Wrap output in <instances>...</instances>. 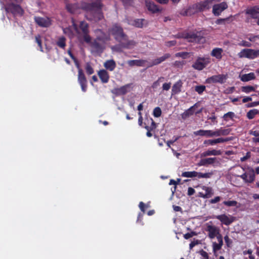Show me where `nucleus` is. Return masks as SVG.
<instances>
[{
	"instance_id": "nucleus-12",
	"label": "nucleus",
	"mask_w": 259,
	"mask_h": 259,
	"mask_svg": "<svg viewBox=\"0 0 259 259\" xmlns=\"http://www.w3.org/2000/svg\"><path fill=\"white\" fill-rule=\"evenodd\" d=\"M215 218L220 220L225 225H229L235 221V218L230 215L221 214L215 216Z\"/></svg>"
},
{
	"instance_id": "nucleus-41",
	"label": "nucleus",
	"mask_w": 259,
	"mask_h": 259,
	"mask_svg": "<svg viewBox=\"0 0 259 259\" xmlns=\"http://www.w3.org/2000/svg\"><path fill=\"white\" fill-rule=\"evenodd\" d=\"M91 45L92 47L96 51H98L102 49L100 45L97 41V40H95L94 41L91 42Z\"/></svg>"
},
{
	"instance_id": "nucleus-32",
	"label": "nucleus",
	"mask_w": 259,
	"mask_h": 259,
	"mask_svg": "<svg viewBox=\"0 0 259 259\" xmlns=\"http://www.w3.org/2000/svg\"><path fill=\"white\" fill-rule=\"evenodd\" d=\"M197 176V171H185L182 174V177L184 178H194L196 177Z\"/></svg>"
},
{
	"instance_id": "nucleus-22",
	"label": "nucleus",
	"mask_w": 259,
	"mask_h": 259,
	"mask_svg": "<svg viewBox=\"0 0 259 259\" xmlns=\"http://www.w3.org/2000/svg\"><path fill=\"white\" fill-rule=\"evenodd\" d=\"M66 9L68 12L71 14H76L80 13V9L76 4H67Z\"/></svg>"
},
{
	"instance_id": "nucleus-53",
	"label": "nucleus",
	"mask_w": 259,
	"mask_h": 259,
	"mask_svg": "<svg viewBox=\"0 0 259 259\" xmlns=\"http://www.w3.org/2000/svg\"><path fill=\"white\" fill-rule=\"evenodd\" d=\"M195 235H196V233L195 232L192 231L191 233L184 234V237L185 239H188Z\"/></svg>"
},
{
	"instance_id": "nucleus-27",
	"label": "nucleus",
	"mask_w": 259,
	"mask_h": 259,
	"mask_svg": "<svg viewBox=\"0 0 259 259\" xmlns=\"http://www.w3.org/2000/svg\"><path fill=\"white\" fill-rule=\"evenodd\" d=\"M121 44V45L122 47L131 49L135 46L136 42L133 40H127V37L126 36L125 39L122 40L121 41H119Z\"/></svg>"
},
{
	"instance_id": "nucleus-44",
	"label": "nucleus",
	"mask_w": 259,
	"mask_h": 259,
	"mask_svg": "<svg viewBox=\"0 0 259 259\" xmlns=\"http://www.w3.org/2000/svg\"><path fill=\"white\" fill-rule=\"evenodd\" d=\"M153 115L155 117H159L161 116V109L157 107H156L153 110Z\"/></svg>"
},
{
	"instance_id": "nucleus-3",
	"label": "nucleus",
	"mask_w": 259,
	"mask_h": 259,
	"mask_svg": "<svg viewBox=\"0 0 259 259\" xmlns=\"http://www.w3.org/2000/svg\"><path fill=\"white\" fill-rule=\"evenodd\" d=\"M208 57H198L192 65V67L197 70H202L210 62Z\"/></svg>"
},
{
	"instance_id": "nucleus-7",
	"label": "nucleus",
	"mask_w": 259,
	"mask_h": 259,
	"mask_svg": "<svg viewBox=\"0 0 259 259\" xmlns=\"http://www.w3.org/2000/svg\"><path fill=\"white\" fill-rule=\"evenodd\" d=\"M227 75L225 74H218L213 75L208 77L206 80V82L207 83H224L227 79Z\"/></svg>"
},
{
	"instance_id": "nucleus-64",
	"label": "nucleus",
	"mask_w": 259,
	"mask_h": 259,
	"mask_svg": "<svg viewBox=\"0 0 259 259\" xmlns=\"http://www.w3.org/2000/svg\"><path fill=\"white\" fill-rule=\"evenodd\" d=\"M240 177L243 180H244L246 182H247V177H248L247 173H244L243 174L241 175Z\"/></svg>"
},
{
	"instance_id": "nucleus-57",
	"label": "nucleus",
	"mask_w": 259,
	"mask_h": 259,
	"mask_svg": "<svg viewBox=\"0 0 259 259\" xmlns=\"http://www.w3.org/2000/svg\"><path fill=\"white\" fill-rule=\"evenodd\" d=\"M250 152H248L246 153V155L243 156V157H241L240 158V160L241 161H245V160H246L247 159H249L250 157Z\"/></svg>"
},
{
	"instance_id": "nucleus-18",
	"label": "nucleus",
	"mask_w": 259,
	"mask_h": 259,
	"mask_svg": "<svg viewBox=\"0 0 259 259\" xmlns=\"http://www.w3.org/2000/svg\"><path fill=\"white\" fill-rule=\"evenodd\" d=\"M170 57V55L169 54H165L162 56L157 58L156 59H154L152 60V61L150 63V64L148 65V67H152L155 65H157L162 62L164 61L168 58H169Z\"/></svg>"
},
{
	"instance_id": "nucleus-10",
	"label": "nucleus",
	"mask_w": 259,
	"mask_h": 259,
	"mask_svg": "<svg viewBox=\"0 0 259 259\" xmlns=\"http://www.w3.org/2000/svg\"><path fill=\"white\" fill-rule=\"evenodd\" d=\"M78 81L81 86L82 91L84 92H85L87 87V80L81 69H79L78 70Z\"/></svg>"
},
{
	"instance_id": "nucleus-26",
	"label": "nucleus",
	"mask_w": 259,
	"mask_h": 259,
	"mask_svg": "<svg viewBox=\"0 0 259 259\" xmlns=\"http://www.w3.org/2000/svg\"><path fill=\"white\" fill-rule=\"evenodd\" d=\"M223 50L221 48H216L213 49L211 52V55L215 57L217 59L220 60L222 58V53Z\"/></svg>"
},
{
	"instance_id": "nucleus-4",
	"label": "nucleus",
	"mask_w": 259,
	"mask_h": 259,
	"mask_svg": "<svg viewBox=\"0 0 259 259\" xmlns=\"http://www.w3.org/2000/svg\"><path fill=\"white\" fill-rule=\"evenodd\" d=\"M205 231L208 233V236L210 239H213L219 236H222L220 233V229L215 226L212 225L211 223L205 224Z\"/></svg>"
},
{
	"instance_id": "nucleus-15",
	"label": "nucleus",
	"mask_w": 259,
	"mask_h": 259,
	"mask_svg": "<svg viewBox=\"0 0 259 259\" xmlns=\"http://www.w3.org/2000/svg\"><path fill=\"white\" fill-rule=\"evenodd\" d=\"M230 140H231V139L229 138H219L215 139H209L205 140L203 142V144L206 146H213L218 143L227 142Z\"/></svg>"
},
{
	"instance_id": "nucleus-33",
	"label": "nucleus",
	"mask_w": 259,
	"mask_h": 259,
	"mask_svg": "<svg viewBox=\"0 0 259 259\" xmlns=\"http://www.w3.org/2000/svg\"><path fill=\"white\" fill-rule=\"evenodd\" d=\"M194 13V9L193 8L192 6L188 9H184L182 10L180 12V14L183 16H188L191 15Z\"/></svg>"
},
{
	"instance_id": "nucleus-17",
	"label": "nucleus",
	"mask_w": 259,
	"mask_h": 259,
	"mask_svg": "<svg viewBox=\"0 0 259 259\" xmlns=\"http://www.w3.org/2000/svg\"><path fill=\"white\" fill-rule=\"evenodd\" d=\"M199 195L203 198H210L213 195L212 189L210 187L202 186Z\"/></svg>"
},
{
	"instance_id": "nucleus-1",
	"label": "nucleus",
	"mask_w": 259,
	"mask_h": 259,
	"mask_svg": "<svg viewBox=\"0 0 259 259\" xmlns=\"http://www.w3.org/2000/svg\"><path fill=\"white\" fill-rule=\"evenodd\" d=\"M84 8L87 10L86 17L90 20L99 21L103 17L101 11V5L99 3L88 4Z\"/></svg>"
},
{
	"instance_id": "nucleus-60",
	"label": "nucleus",
	"mask_w": 259,
	"mask_h": 259,
	"mask_svg": "<svg viewBox=\"0 0 259 259\" xmlns=\"http://www.w3.org/2000/svg\"><path fill=\"white\" fill-rule=\"evenodd\" d=\"M88 34H84V40L87 43H90L91 42V38Z\"/></svg>"
},
{
	"instance_id": "nucleus-54",
	"label": "nucleus",
	"mask_w": 259,
	"mask_h": 259,
	"mask_svg": "<svg viewBox=\"0 0 259 259\" xmlns=\"http://www.w3.org/2000/svg\"><path fill=\"white\" fill-rule=\"evenodd\" d=\"M224 239L227 246L228 247H230L232 243V240L229 238L228 235H226L224 237Z\"/></svg>"
},
{
	"instance_id": "nucleus-63",
	"label": "nucleus",
	"mask_w": 259,
	"mask_h": 259,
	"mask_svg": "<svg viewBox=\"0 0 259 259\" xmlns=\"http://www.w3.org/2000/svg\"><path fill=\"white\" fill-rule=\"evenodd\" d=\"M195 190L191 188V187H189L188 188V195H189V196H191V195H193L194 193H195Z\"/></svg>"
},
{
	"instance_id": "nucleus-52",
	"label": "nucleus",
	"mask_w": 259,
	"mask_h": 259,
	"mask_svg": "<svg viewBox=\"0 0 259 259\" xmlns=\"http://www.w3.org/2000/svg\"><path fill=\"white\" fill-rule=\"evenodd\" d=\"M239 45L240 46L246 47H250L251 46V43L245 40L241 41L239 43Z\"/></svg>"
},
{
	"instance_id": "nucleus-23",
	"label": "nucleus",
	"mask_w": 259,
	"mask_h": 259,
	"mask_svg": "<svg viewBox=\"0 0 259 259\" xmlns=\"http://www.w3.org/2000/svg\"><path fill=\"white\" fill-rule=\"evenodd\" d=\"M116 66V63L113 59L108 60L104 63V67L110 71H113Z\"/></svg>"
},
{
	"instance_id": "nucleus-29",
	"label": "nucleus",
	"mask_w": 259,
	"mask_h": 259,
	"mask_svg": "<svg viewBox=\"0 0 259 259\" xmlns=\"http://www.w3.org/2000/svg\"><path fill=\"white\" fill-rule=\"evenodd\" d=\"M255 78V76L254 73L253 72H250L248 74H243L240 77V79L242 81L246 82V81H248L254 79Z\"/></svg>"
},
{
	"instance_id": "nucleus-11",
	"label": "nucleus",
	"mask_w": 259,
	"mask_h": 259,
	"mask_svg": "<svg viewBox=\"0 0 259 259\" xmlns=\"http://www.w3.org/2000/svg\"><path fill=\"white\" fill-rule=\"evenodd\" d=\"M245 13L256 21L259 18V7L255 6L248 8L246 10Z\"/></svg>"
},
{
	"instance_id": "nucleus-46",
	"label": "nucleus",
	"mask_w": 259,
	"mask_h": 259,
	"mask_svg": "<svg viewBox=\"0 0 259 259\" xmlns=\"http://www.w3.org/2000/svg\"><path fill=\"white\" fill-rule=\"evenodd\" d=\"M223 204L228 206H236L237 204V202L236 201H225L223 202Z\"/></svg>"
},
{
	"instance_id": "nucleus-6",
	"label": "nucleus",
	"mask_w": 259,
	"mask_h": 259,
	"mask_svg": "<svg viewBox=\"0 0 259 259\" xmlns=\"http://www.w3.org/2000/svg\"><path fill=\"white\" fill-rule=\"evenodd\" d=\"M110 32L114 36L115 38L119 41L125 39L126 35L123 33L122 29L117 25L112 27Z\"/></svg>"
},
{
	"instance_id": "nucleus-13",
	"label": "nucleus",
	"mask_w": 259,
	"mask_h": 259,
	"mask_svg": "<svg viewBox=\"0 0 259 259\" xmlns=\"http://www.w3.org/2000/svg\"><path fill=\"white\" fill-rule=\"evenodd\" d=\"M228 8L226 3L223 2L213 6L212 13L215 16H219L221 13Z\"/></svg>"
},
{
	"instance_id": "nucleus-14",
	"label": "nucleus",
	"mask_w": 259,
	"mask_h": 259,
	"mask_svg": "<svg viewBox=\"0 0 259 259\" xmlns=\"http://www.w3.org/2000/svg\"><path fill=\"white\" fill-rule=\"evenodd\" d=\"M35 22L40 27H47L51 25V21L48 17H35Z\"/></svg>"
},
{
	"instance_id": "nucleus-55",
	"label": "nucleus",
	"mask_w": 259,
	"mask_h": 259,
	"mask_svg": "<svg viewBox=\"0 0 259 259\" xmlns=\"http://www.w3.org/2000/svg\"><path fill=\"white\" fill-rule=\"evenodd\" d=\"M171 87V83H164L162 85V90L163 91H168L170 89Z\"/></svg>"
},
{
	"instance_id": "nucleus-30",
	"label": "nucleus",
	"mask_w": 259,
	"mask_h": 259,
	"mask_svg": "<svg viewBox=\"0 0 259 259\" xmlns=\"http://www.w3.org/2000/svg\"><path fill=\"white\" fill-rule=\"evenodd\" d=\"M144 21V19H135L133 21H131L128 22V23L131 25H132L136 27L142 28L143 25V22Z\"/></svg>"
},
{
	"instance_id": "nucleus-58",
	"label": "nucleus",
	"mask_w": 259,
	"mask_h": 259,
	"mask_svg": "<svg viewBox=\"0 0 259 259\" xmlns=\"http://www.w3.org/2000/svg\"><path fill=\"white\" fill-rule=\"evenodd\" d=\"M229 18H225V19H218L216 21L215 23L216 24H224L225 23V22L226 21H228L229 20Z\"/></svg>"
},
{
	"instance_id": "nucleus-49",
	"label": "nucleus",
	"mask_w": 259,
	"mask_h": 259,
	"mask_svg": "<svg viewBox=\"0 0 259 259\" xmlns=\"http://www.w3.org/2000/svg\"><path fill=\"white\" fill-rule=\"evenodd\" d=\"M205 89L204 85H197L195 87V90L198 94H201Z\"/></svg>"
},
{
	"instance_id": "nucleus-39",
	"label": "nucleus",
	"mask_w": 259,
	"mask_h": 259,
	"mask_svg": "<svg viewBox=\"0 0 259 259\" xmlns=\"http://www.w3.org/2000/svg\"><path fill=\"white\" fill-rule=\"evenodd\" d=\"M254 90L253 87L250 85L242 87L241 88L242 91L245 93H249L252 91H254Z\"/></svg>"
},
{
	"instance_id": "nucleus-51",
	"label": "nucleus",
	"mask_w": 259,
	"mask_h": 259,
	"mask_svg": "<svg viewBox=\"0 0 259 259\" xmlns=\"http://www.w3.org/2000/svg\"><path fill=\"white\" fill-rule=\"evenodd\" d=\"M175 56L177 57H181L182 58L185 59L188 56V53L186 52H179L176 53Z\"/></svg>"
},
{
	"instance_id": "nucleus-61",
	"label": "nucleus",
	"mask_w": 259,
	"mask_h": 259,
	"mask_svg": "<svg viewBox=\"0 0 259 259\" xmlns=\"http://www.w3.org/2000/svg\"><path fill=\"white\" fill-rule=\"evenodd\" d=\"M220 199H221L220 197L217 196V197H214L213 199H211L210 202L211 203H217L218 202L220 201Z\"/></svg>"
},
{
	"instance_id": "nucleus-56",
	"label": "nucleus",
	"mask_w": 259,
	"mask_h": 259,
	"mask_svg": "<svg viewBox=\"0 0 259 259\" xmlns=\"http://www.w3.org/2000/svg\"><path fill=\"white\" fill-rule=\"evenodd\" d=\"M221 136L220 128L215 131H212V137Z\"/></svg>"
},
{
	"instance_id": "nucleus-40",
	"label": "nucleus",
	"mask_w": 259,
	"mask_h": 259,
	"mask_svg": "<svg viewBox=\"0 0 259 259\" xmlns=\"http://www.w3.org/2000/svg\"><path fill=\"white\" fill-rule=\"evenodd\" d=\"M235 116V114L233 112H229L225 114L223 116V118L225 120L228 121L229 119H233Z\"/></svg>"
},
{
	"instance_id": "nucleus-21",
	"label": "nucleus",
	"mask_w": 259,
	"mask_h": 259,
	"mask_svg": "<svg viewBox=\"0 0 259 259\" xmlns=\"http://www.w3.org/2000/svg\"><path fill=\"white\" fill-rule=\"evenodd\" d=\"M98 75L103 83H107L109 81V75L105 69H102L98 71Z\"/></svg>"
},
{
	"instance_id": "nucleus-48",
	"label": "nucleus",
	"mask_w": 259,
	"mask_h": 259,
	"mask_svg": "<svg viewBox=\"0 0 259 259\" xmlns=\"http://www.w3.org/2000/svg\"><path fill=\"white\" fill-rule=\"evenodd\" d=\"M35 38L36 42H37V44H38V45L40 48V51L41 52H43V49H42V45H41V38H40V36L38 35L35 36Z\"/></svg>"
},
{
	"instance_id": "nucleus-24",
	"label": "nucleus",
	"mask_w": 259,
	"mask_h": 259,
	"mask_svg": "<svg viewBox=\"0 0 259 259\" xmlns=\"http://www.w3.org/2000/svg\"><path fill=\"white\" fill-rule=\"evenodd\" d=\"M146 5L148 10L153 13H156L160 11L159 8L157 6L149 0L146 1Z\"/></svg>"
},
{
	"instance_id": "nucleus-42",
	"label": "nucleus",
	"mask_w": 259,
	"mask_h": 259,
	"mask_svg": "<svg viewBox=\"0 0 259 259\" xmlns=\"http://www.w3.org/2000/svg\"><path fill=\"white\" fill-rule=\"evenodd\" d=\"M57 44L60 48H64L65 46V38L64 37L59 38Z\"/></svg>"
},
{
	"instance_id": "nucleus-47",
	"label": "nucleus",
	"mask_w": 259,
	"mask_h": 259,
	"mask_svg": "<svg viewBox=\"0 0 259 259\" xmlns=\"http://www.w3.org/2000/svg\"><path fill=\"white\" fill-rule=\"evenodd\" d=\"M85 70L87 73L89 74H92L94 73V69L92 67V66L90 65L89 63H87L86 66H85Z\"/></svg>"
},
{
	"instance_id": "nucleus-19",
	"label": "nucleus",
	"mask_w": 259,
	"mask_h": 259,
	"mask_svg": "<svg viewBox=\"0 0 259 259\" xmlns=\"http://www.w3.org/2000/svg\"><path fill=\"white\" fill-rule=\"evenodd\" d=\"M217 239L218 241V243H217L215 242H213L212 243L213 252L214 255H215L217 252L222 248V246L223 245V241L222 236H219V237H218Z\"/></svg>"
},
{
	"instance_id": "nucleus-20",
	"label": "nucleus",
	"mask_w": 259,
	"mask_h": 259,
	"mask_svg": "<svg viewBox=\"0 0 259 259\" xmlns=\"http://www.w3.org/2000/svg\"><path fill=\"white\" fill-rule=\"evenodd\" d=\"M222 153V152L220 150L209 149L203 152L201 154V157H204L209 156H219L221 155Z\"/></svg>"
},
{
	"instance_id": "nucleus-45",
	"label": "nucleus",
	"mask_w": 259,
	"mask_h": 259,
	"mask_svg": "<svg viewBox=\"0 0 259 259\" xmlns=\"http://www.w3.org/2000/svg\"><path fill=\"white\" fill-rule=\"evenodd\" d=\"M253 251L251 249H249L247 250H244L243 251V255L249 254V259H254L255 256L252 254Z\"/></svg>"
},
{
	"instance_id": "nucleus-37",
	"label": "nucleus",
	"mask_w": 259,
	"mask_h": 259,
	"mask_svg": "<svg viewBox=\"0 0 259 259\" xmlns=\"http://www.w3.org/2000/svg\"><path fill=\"white\" fill-rule=\"evenodd\" d=\"M164 78L163 77H159L156 81L153 82V83L152 85V88L154 89H157L160 85L161 83H162L164 81Z\"/></svg>"
},
{
	"instance_id": "nucleus-36",
	"label": "nucleus",
	"mask_w": 259,
	"mask_h": 259,
	"mask_svg": "<svg viewBox=\"0 0 259 259\" xmlns=\"http://www.w3.org/2000/svg\"><path fill=\"white\" fill-rule=\"evenodd\" d=\"M79 27L83 34L88 33L89 25L86 22H85L84 21H81L80 23Z\"/></svg>"
},
{
	"instance_id": "nucleus-28",
	"label": "nucleus",
	"mask_w": 259,
	"mask_h": 259,
	"mask_svg": "<svg viewBox=\"0 0 259 259\" xmlns=\"http://www.w3.org/2000/svg\"><path fill=\"white\" fill-rule=\"evenodd\" d=\"M146 62V61L144 60H134L128 61L127 63L131 66H143Z\"/></svg>"
},
{
	"instance_id": "nucleus-38",
	"label": "nucleus",
	"mask_w": 259,
	"mask_h": 259,
	"mask_svg": "<svg viewBox=\"0 0 259 259\" xmlns=\"http://www.w3.org/2000/svg\"><path fill=\"white\" fill-rule=\"evenodd\" d=\"M248 177H247V182L248 183H252L254 181L255 179V175L254 173V170L253 169L251 170V171L248 173Z\"/></svg>"
},
{
	"instance_id": "nucleus-25",
	"label": "nucleus",
	"mask_w": 259,
	"mask_h": 259,
	"mask_svg": "<svg viewBox=\"0 0 259 259\" xmlns=\"http://www.w3.org/2000/svg\"><path fill=\"white\" fill-rule=\"evenodd\" d=\"M195 136H205L206 137H212V131L211 130H200L199 131L194 132Z\"/></svg>"
},
{
	"instance_id": "nucleus-2",
	"label": "nucleus",
	"mask_w": 259,
	"mask_h": 259,
	"mask_svg": "<svg viewBox=\"0 0 259 259\" xmlns=\"http://www.w3.org/2000/svg\"><path fill=\"white\" fill-rule=\"evenodd\" d=\"M238 56L240 58H246L249 59H253L259 57V50L244 49L238 54Z\"/></svg>"
},
{
	"instance_id": "nucleus-43",
	"label": "nucleus",
	"mask_w": 259,
	"mask_h": 259,
	"mask_svg": "<svg viewBox=\"0 0 259 259\" xmlns=\"http://www.w3.org/2000/svg\"><path fill=\"white\" fill-rule=\"evenodd\" d=\"M192 107L189 108L188 110H186L182 114V117L183 119H186L190 115L193 114V112L192 111Z\"/></svg>"
},
{
	"instance_id": "nucleus-35",
	"label": "nucleus",
	"mask_w": 259,
	"mask_h": 259,
	"mask_svg": "<svg viewBox=\"0 0 259 259\" xmlns=\"http://www.w3.org/2000/svg\"><path fill=\"white\" fill-rule=\"evenodd\" d=\"M213 175L212 172H206V173H201L197 172L196 177L200 179V178H205L208 179L210 178Z\"/></svg>"
},
{
	"instance_id": "nucleus-50",
	"label": "nucleus",
	"mask_w": 259,
	"mask_h": 259,
	"mask_svg": "<svg viewBox=\"0 0 259 259\" xmlns=\"http://www.w3.org/2000/svg\"><path fill=\"white\" fill-rule=\"evenodd\" d=\"M231 132V130L229 128L224 129L222 128H220V133L221 136H227Z\"/></svg>"
},
{
	"instance_id": "nucleus-31",
	"label": "nucleus",
	"mask_w": 259,
	"mask_h": 259,
	"mask_svg": "<svg viewBox=\"0 0 259 259\" xmlns=\"http://www.w3.org/2000/svg\"><path fill=\"white\" fill-rule=\"evenodd\" d=\"M182 83L181 81H178L174 84L172 87L171 93L172 95H175L181 92Z\"/></svg>"
},
{
	"instance_id": "nucleus-9",
	"label": "nucleus",
	"mask_w": 259,
	"mask_h": 259,
	"mask_svg": "<svg viewBox=\"0 0 259 259\" xmlns=\"http://www.w3.org/2000/svg\"><path fill=\"white\" fill-rule=\"evenodd\" d=\"M220 163L218 160L217 157H209L206 158L201 159L200 161L197 163V165L200 166H207L208 165H218Z\"/></svg>"
},
{
	"instance_id": "nucleus-34",
	"label": "nucleus",
	"mask_w": 259,
	"mask_h": 259,
	"mask_svg": "<svg viewBox=\"0 0 259 259\" xmlns=\"http://www.w3.org/2000/svg\"><path fill=\"white\" fill-rule=\"evenodd\" d=\"M257 114H259V111H258L256 109H253L249 110L247 113V117L248 119H253L254 117V116Z\"/></svg>"
},
{
	"instance_id": "nucleus-8",
	"label": "nucleus",
	"mask_w": 259,
	"mask_h": 259,
	"mask_svg": "<svg viewBox=\"0 0 259 259\" xmlns=\"http://www.w3.org/2000/svg\"><path fill=\"white\" fill-rule=\"evenodd\" d=\"M6 9L7 11L10 12L14 15H22L23 10L19 5L10 4L7 6Z\"/></svg>"
},
{
	"instance_id": "nucleus-16",
	"label": "nucleus",
	"mask_w": 259,
	"mask_h": 259,
	"mask_svg": "<svg viewBox=\"0 0 259 259\" xmlns=\"http://www.w3.org/2000/svg\"><path fill=\"white\" fill-rule=\"evenodd\" d=\"M131 86V84H127L119 88L114 89L112 91V93L116 95H124L130 91Z\"/></svg>"
},
{
	"instance_id": "nucleus-5",
	"label": "nucleus",
	"mask_w": 259,
	"mask_h": 259,
	"mask_svg": "<svg viewBox=\"0 0 259 259\" xmlns=\"http://www.w3.org/2000/svg\"><path fill=\"white\" fill-rule=\"evenodd\" d=\"M214 2L212 0H204L193 5V8L194 9V12H201L209 9Z\"/></svg>"
},
{
	"instance_id": "nucleus-62",
	"label": "nucleus",
	"mask_w": 259,
	"mask_h": 259,
	"mask_svg": "<svg viewBox=\"0 0 259 259\" xmlns=\"http://www.w3.org/2000/svg\"><path fill=\"white\" fill-rule=\"evenodd\" d=\"M249 134L251 135L254 136V137H257L259 135V132L257 131H250Z\"/></svg>"
},
{
	"instance_id": "nucleus-59",
	"label": "nucleus",
	"mask_w": 259,
	"mask_h": 259,
	"mask_svg": "<svg viewBox=\"0 0 259 259\" xmlns=\"http://www.w3.org/2000/svg\"><path fill=\"white\" fill-rule=\"evenodd\" d=\"M200 254H201V255L202 256H203L205 259H209V257H208V253L203 250H201L200 251Z\"/></svg>"
}]
</instances>
